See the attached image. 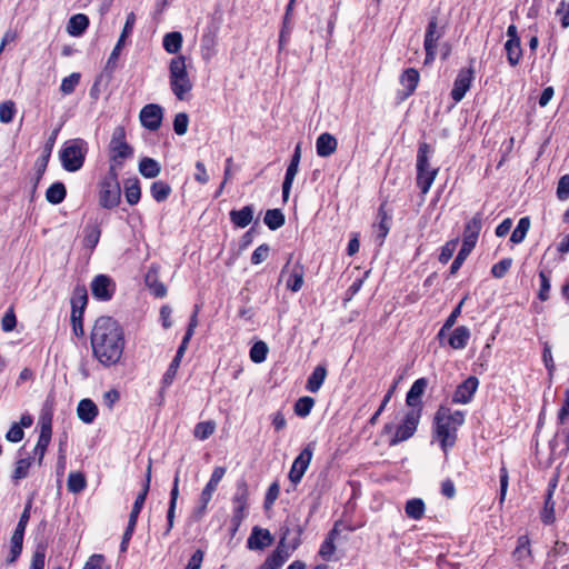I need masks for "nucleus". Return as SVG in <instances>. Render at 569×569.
<instances>
[{
	"label": "nucleus",
	"mask_w": 569,
	"mask_h": 569,
	"mask_svg": "<svg viewBox=\"0 0 569 569\" xmlns=\"http://www.w3.org/2000/svg\"><path fill=\"white\" fill-rule=\"evenodd\" d=\"M284 532L279 535L278 546L276 550L267 557L259 569H280L284 560Z\"/></svg>",
	"instance_id": "aec40b11"
},
{
	"label": "nucleus",
	"mask_w": 569,
	"mask_h": 569,
	"mask_svg": "<svg viewBox=\"0 0 569 569\" xmlns=\"http://www.w3.org/2000/svg\"><path fill=\"white\" fill-rule=\"evenodd\" d=\"M101 237V229L97 222H89L83 229V246L91 251L97 247Z\"/></svg>",
	"instance_id": "bb28decb"
},
{
	"label": "nucleus",
	"mask_w": 569,
	"mask_h": 569,
	"mask_svg": "<svg viewBox=\"0 0 569 569\" xmlns=\"http://www.w3.org/2000/svg\"><path fill=\"white\" fill-rule=\"evenodd\" d=\"M530 228V219L529 217H522L519 221L517 227L511 233L510 241L512 243H520L525 240L526 234Z\"/></svg>",
	"instance_id": "37998d69"
},
{
	"label": "nucleus",
	"mask_w": 569,
	"mask_h": 569,
	"mask_svg": "<svg viewBox=\"0 0 569 569\" xmlns=\"http://www.w3.org/2000/svg\"><path fill=\"white\" fill-rule=\"evenodd\" d=\"M473 78V70L471 68H463L459 71L450 93L455 102H459L463 99L467 91L470 89Z\"/></svg>",
	"instance_id": "ddd939ff"
},
{
	"label": "nucleus",
	"mask_w": 569,
	"mask_h": 569,
	"mask_svg": "<svg viewBox=\"0 0 569 569\" xmlns=\"http://www.w3.org/2000/svg\"><path fill=\"white\" fill-rule=\"evenodd\" d=\"M272 541L273 538L268 529L253 527L247 540V547L251 550H262L266 547H269Z\"/></svg>",
	"instance_id": "a211bd4d"
},
{
	"label": "nucleus",
	"mask_w": 569,
	"mask_h": 569,
	"mask_svg": "<svg viewBox=\"0 0 569 569\" xmlns=\"http://www.w3.org/2000/svg\"><path fill=\"white\" fill-rule=\"evenodd\" d=\"M512 557L516 561L521 562L528 558H531L530 540L527 535H522L517 539V547L512 552Z\"/></svg>",
	"instance_id": "c9c22d12"
},
{
	"label": "nucleus",
	"mask_w": 569,
	"mask_h": 569,
	"mask_svg": "<svg viewBox=\"0 0 569 569\" xmlns=\"http://www.w3.org/2000/svg\"><path fill=\"white\" fill-rule=\"evenodd\" d=\"M421 418V409H410L406 412L402 422L397 427L390 446H396L411 438L419 425Z\"/></svg>",
	"instance_id": "6e6552de"
},
{
	"label": "nucleus",
	"mask_w": 569,
	"mask_h": 569,
	"mask_svg": "<svg viewBox=\"0 0 569 569\" xmlns=\"http://www.w3.org/2000/svg\"><path fill=\"white\" fill-rule=\"evenodd\" d=\"M253 219V207L244 206L240 210L230 211L231 222L239 228H246Z\"/></svg>",
	"instance_id": "cd10ccee"
},
{
	"label": "nucleus",
	"mask_w": 569,
	"mask_h": 569,
	"mask_svg": "<svg viewBox=\"0 0 569 569\" xmlns=\"http://www.w3.org/2000/svg\"><path fill=\"white\" fill-rule=\"evenodd\" d=\"M71 315H83L88 303V292L83 284L74 287L71 296Z\"/></svg>",
	"instance_id": "4be33fe9"
},
{
	"label": "nucleus",
	"mask_w": 569,
	"mask_h": 569,
	"mask_svg": "<svg viewBox=\"0 0 569 569\" xmlns=\"http://www.w3.org/2000/svg\"><path fill=\"white\" fill-rule=\"evenodd\" d=\"M338 523L336 522L333 528L328 532L325 541L321 543L319 549V555L322 559L329 561L335 553L336 546H335V539L338 536Z\"/></svg>",
	"instance_id": "c756f323"
},
{
	"label": "nucleus",
	"mask_w": 569,
	"mask_h": 569,
	"mask_svg": "<svg viewBox=\"0 0 569 569\" xmlns=\"http://www.w3.org/2000/svg\"><path fill=\"white\" fill-rule=\"evenodd\" d=\"M17 326V317L13 308H9L1 319V329L4 332H11Z\"/></svg>",
	"instance_id": "0e129e2a"
},
{
	"label": "nucleus",
	"mask_w": 569,
	"mask_h": 569,
	"mask_svg": "<svg viewBox=\"0 0 569 569\" xmlns=\"http://www.w3.org/2000/svg\"><path fill=\"white\" fill-rule=\"evenodd\" d=\"M420 80V74L417 69L408 68L406 69L399 78L400 84L403 87V97H410L417 89Z\"/></svg>",
	"instance_id": "412c9836"
},
{
	"label": "nucleus",
	"mask_w": 569,
	"mask_h": 569,
	"mask_svg": "<svg viewBox=\"0 0 569 569\" xmlns=\"http://www.w3.org/2000/svg\"><path fill=\"white\" fill-rule=\"evenodd\" d=\"M134 23H136V16L133 12H130L126 18V22H124L122 32H121L112 52L109 56L108 64L116 63V61L118 60L120 51L124 46L126 39L132 33Z\"/></svg>",
	"instance_id": "f3484780"
},
{
	"label": "nucleus",
	"mask_w": 569,
	"mask_h": 569,
	"mask_svg": "<svg viewBox=\"0 0 569 569\" xmlns=\"http://www.w3.org/2000/svg\"><path fill=\"white\" fill-rule=\"evenodd\" d=\"M124 197L129 204L134 206L140 201L141 188L137 178L128 179L124 182Z\"/></svg>",
	"instance_id": "72a5a7b5"
},
{
	"label": "nucleus",
	"mask_w": 569,
	"mask_h": 569,
	"mask_svg": "<svg viewBox=\"0 0 569 569\" xmlns=\"http://www.w3.org/2000/svg\"><path fill=\"white\" fill-rule=\"evenodd\" d=\"M482 228V212H477L465 226L462 243L475 248Z\"/></svg>",
	"instance_id": "2eb2a0df"
},
{
	"label": "nucleus",
	"mask_w": 569,
	"mask_h": 569,
	"mask_svg": "<svg viewBox=\"0 0 569 569\" xmlns=\"http://www.w3.org/2000/svg\"><path fill=\"white\" fill-rule=\"evenodd\" d=\"M110 171L121 168L123 162L133 156V148L126 140V129L118 126L113 129L109 142Z\"/></svg>",
	"instance_id": "423d86ee"
},
{
	"label": "nucleus",
	"mask_w": 569,
	"mask_h": 569,
	"mask_svg": "<svg viewBox=\"0 0 569 569\" xmlns=\"http://www.w3.org/2000/svg\"><path fill=\"white\" fill-rule=\"evenodd\" d=\"M181 361L172 359L160 381V395H162L174 381Z\"/></svg>",
	"instance_id": "e433bc0d"
},
{
	"label": "nucleus",
	"mask_w": 569,
	"mask_h": 569,
	"mask_svg": "<svg viewBox=\"0 0 569 569\" xmlns=\"http://www.w3.org/2000/svg\"><path fill=\"white\" fill-rule=\"evenodd\" d=\"M540 518L545 525H551L555 522L556 516H555V501L553 500H545V506L540 512Z\"/></svg>",
	"instance_id": "e2e57ef3"
},
{
	"label": "nucleus",
	"mask_w": 569,
	"mask_h": 569,
	"mask_svg": "<svg viewBox=\"0 0 569 569\" xmlns=\"http://www.w3.org/2000/svg\"><path fill=\"white\" fill-rule=\"evenodd\" d=\"M398 382H399V380L395 381V383L387 391V393L385 395V397H383V399H382L378 410L369 419V425L375 426L377 423L378 418L380 417V415L383 412V410L386 409L387 405L391 400L392 395H393V392H395V390L397 388Z\"/></svg>",
	"instance_id": "864d4df0"
},
{
	"label": "nucleus",
	"mask_w": 569,
	"mask_h": 569,
	"mask_svg": "<svg viewBox=\"0 0 569 569\" xmlns=\"http://www.w3.org/2000/svg\"><path fill=\"white\" fill-rule=\"evenodd\" d=\"M31 466L30 458L19 459L12 473V479L19 481L28 476Z\"/></svg>",
	"instance_id": "13d9d810"
},
{
	"label": "nucleus",
	"mask_w": 569,
	"mask_h": 569,
	"mask_svg": "<svg viewBox=\"0 0 569 569\" xmlns=\"http://www.w3.org/2000/svg\"><path fill=\"white\" fill-rule=\"evenodd\" d=\"M169 84L174 97L184 101L188 99L189 92L192 90V82L187 71L186 58L177 56L169 63Z\"/></svg>",
	"instance_id": "20e7f679"
},
{
	"label": "nucleus",
	"mask_w": 569,
	"mask_h": 569,
	"mask_svg": "<svg viewBox=\"0 0 569 569\" xmlns=\"http://www.w3.org/2000/svg\"><path fill=\"white\" fill-rule=\"evenodd\" d=\"M66 196L67 189L61 181L53 182L46 191V199L51 204H60Z\"/></svg>",
	"instance_id": "7c9ffc66"
},
{
	"label": "nucleus",
	"mask_w": 569,
	"mask_h": 569,
	"mask_svg": "<svg viewBox=\"0 0 569 569\" xmlns=\"http://www.w3.org/2000/svg\"><path fill=\"white\" fill-rule=\"evenodd\" d=\"M428 379L427 378H419L417 379L412 386L410 387L407 397H406V403L408 407H411V409H421L422 410V401L421 397L425 393L427 387H428Z\"/></svg>",
	"instance_id": "dca6fc26"
},
{
	"label": "nucleus",
	"mask_w": 569,
	"mask_h": 569,
	"mask_svg": "<svg viewBox=\"0 0 569 569\" xmlns=\"http://www.w3.org/2000/svg\"><path fill=\"white\" fill-rule=\"evenodd\" d=\"M556 16L559 17L560 23L562 28L569 27V3L566 1H561L558 9L556 10Z\"/></svg>",
	"instance_id": "774afa93"
},
{
	"label": "nucleus",
	"mask_w": 569,
	"mask_h": 569,
	"mask_svg": "<svg viewBox=\"0 0 569 569\" xmlns=\"http://www.w3.org/2000/svg\"><path fill=\"white\" fill-rule=\"evenodd\" d=\"M171 191L172 189L169 183L162 180L153 181L150 187V194L158 203L166 201L171 194Z\"/></svg>",
	"instance_id": "473e14b6"
},
{
	"label": "nucleus",
	"mask_w": 569,
	"mask_h": 569,
	"mask_svg": "<svg viewBox=\"0 0 569 569\" xmlns=\"http://www.w3.org/2000/svg\"><path fill=\"white\" fill-rule=\"evenodd\" d=\"M443 28L438 26V18L436 16L431 17L426 29L423 41L426 51L425 64L433 62L438 48V41L443 36Z\"/></svg>",
	"instance_id": "1a4fd4ad"
},
{
	"label": "nucleus",
	"mask_w": 569,
	"mask_h": 569,
	"mask_svg": "<svg viewBox=\"0 0 569 569\" xmlns=\"http://www.w3.org/2000/svg\"><path fill=\"white\" fill-rule=\"evenodd\" d=\"M313 455V445H307L299 456L295 459L289 471V479L293 483H298L307 471Z\"/></svg>",
	"instance_id": "9b49d317"
},
{
	"label": "nucleus",
	"mask_w": 569,
	"mask_h": 569,
	"mask_svg": "<svg viewBox=\"0 0 569 569\" xmlns=\"http://www.w3.org/2000/svg\"><path fill=\"white\" fill-rule=\"evenodd\" d=\"M161 166L160 163L149 157H144L139 162V172L148 179L156 178L160 174Z\"/></svg>",
	"instance_id": "2f4dec72"
},
{
	"label": "nucleus",
	"mask_w": 569,
	"mask_h": 569,
	"mask_svg": "<svg viewBox=\"0 0 569 569\" xmlns=\"http://www.w3.org/2000/svg\"><path fill=\"white\" fill-rule=\"evenodd\" d=\"M182 34L178 31H172L163 37V49L171 54L177 53L182 47Z\"/></svg>",
	"instance_id": "4c0bfd02"
},
{
	"label": "nucleus",
	"mask_w": 569,
	"mask_h": 569,
	"mask_svg": "<svg viewBox=\"0 0 569 569\" xmlns=\"http://www.w3.org/2000/svg\"><path fill=\"white\" fill-rule=\"evenodd\" d=\"M86 487L84 476L80 472L70 473L68 478V489L71 493H80Z\"/></svg>",
	"instance_id": "3c124183"
},
{
	"label": "nucleus",
	"mask_w": 569,
	"mask_h": 569,
	"mask_svg": "<svg viewBox=\"0 0 569 569\" xmlns=\"http://www.w3.org/2000/svg\"><path fill=\"white\" fill-rule=\"evenodd\" d=\"M17 112L16 103L12 100H7L0 103V122L10 123Z\"/></svg>",
	"instance_id": "8fccbe9b"
},
{
	"label": "nucleus",
	"mask_w": 569,
	"mask_h": 569,
	"mask_svg": "<svg viewBox=\"0 0 569 569\" xmlns=\"http://www.w3.org/2000/svg\"><path fill=\"white\" fill-rule=\"evenodd\" d=\"M300 160L299 147L296 148L295 154L291 158L289 166L287 167V199L289 198L290 187L292 180L298 171V164Z\"/></svg>",
	"instance_id": "09e8293b"
},
{
	"label": "nucleus",
	"mask_w": 569,
	"mask_h": 569,
	"mask_svg": "<svg viewBox=\"0 0 569 569\" xmlns=\"http://www.w3.org/2000/svg\"><path fill=\"white\" fill-rule=\"evenodd\" d=\"M466 413L461 410H452L440 406L433 418L435 438L446 453L457 441V431L465 423Z\"/></svg>",
	"instance_id": "f03ea898"
},
{
	"label": "nucleus",
	"mask_w": 569,
	"mask_h": 569,
	"mask_svg": "<svg viewBox=\"0 0 569 569\" xmlns=\"http://www.w3.org/2000/svg\"><path fill=\"white\" fill-rule=\"evenodd\" d=\"M92 296L98 301H109L116 292L114 281L107 274L96 276L90 284Z\"/></svg>",
	"instance_id": "9d476101"
},
{
	"label": "nucleus",
	"mask_w": 569,
	"mask_h": 569,
	"mask_svg": "<svg viewBox=\"0 0 569 569\" xmlns=\"http://www.w3.org/2000/svg\"><path fill=\"white\" fill-rule=\"evenodd\" d=\"M433 154L432 147L427 142H420L417 151V187L422 194H427L439 172V168L430 166V159Z\"/></svg>",
	"instance_id": "7ed1b4c3"
},
{
	"label": "nucleus",
	"mask_w": 569,
	"mask_h": 569,
	"mask_svg": "<svg viewBox=\"0 0 569 569\" xmlns=\"http://www.w3.org/2000/svg\"><path fill=\"white\" fill-rule=\"evenodd\" d=\"M458 242H459L458 238L451 239V240L447 241L441 247V251H440V254H439V261L442 264H446L452 258V256H453V253L456 251Z\"/></svg>",
	"instance_id": "bf43d9fd"
},
{
	"label": "nucleus",
	"mask_w": 569,
	"mask_h": 569,
	"mask_svg": "<svg viewBox=\"0 0 569 569\" xmlns=\"http://www.w3.org/2000/svg\"><path fill=\"white\" fill-rule=\"evenodd\" d=\"M263 221L269 229L277 230L284 223V216L280 209H269L264 214Z\"/></svg>",
	"instance_id": "ea45409f"
},
{
	"label": "nucleus",
	"mask_w": 569,
	"mask_h": 569,
	"mask_svg": "<svg viewBox=\"0 0 569 569\" xmlns=\"http://www.w3.org/2000/svg\"><path fill=\"white\" fill-rule=\"evenodd\" d=\"M549 273L550 272H546L545 270H541L539 272L540 289L538 292V298L541 301H547L549 299V292H550V288H551Z\"/></svg>",
	"instance_id": "4d7b16f0"
},
{
	"label": "nucleus",
	"mask_w": 569,
	"mask_h": 569,
	"mask_svg": "<svg viewBox=\"0 0 569 569\" xmlns=\"http://www.w3.org/2000/svg\"><path fill=\"white\" fill-rule=\"evenodd\" d=\"M315 406V399L309 396H305L299 398L295 406L293 411L298 417L306 418L310 415L312 408Z\"/></svg>",
	"instance_id": "a19ab883"
},
{
	"label": "nucleus",
	"mask_w": 569,
	"mask_h": 569,
	"mask_svg": "<svg viewBox=\"0 0 569 569\" xmlns=\"http://www.w3.org/2000/svg\"><path fill=\"white\" fill-rule=\"evenodd\" d=\"M121 200V188L118 181V176L114 171H110L101 182V189L99 192V204L104 209L116 208Z\"/></svg>",
	"instance_id": "0eeeda50"
},
{
	"label": "nucleus",
	"mask_w": 569,
	"mask_h": 569,
	"mask_svg": "<svg viewBox=\"0 0 569 569\" xmlns=\"http://www.w3.org/2000/svg\"><path fill=\"white\" fill-rule=\"evenodd\" d=\"M268 346L263 341H257L253 343V346L250 348V359L254 363H261L266 360L268 355Z\"/></svg>",
	"instance_id": "49530a36"
},
{
	"label": "nucleus",
	"mask_w": 569,
	"mask_h": 569,
	"mask_svg": "<svg viewBox=\"0 0 569 569\" xmlns=\"http://www.w3.org/2000/svg\"><path fill=\"white\" fill-rule=\"evenodd\" d=\"M425 510L423 500H407L405 511L409 518L419 520L423 517Z\"/></svg>",
	"instance_id": "c03bdc74"
},
{
	"label": "nucleus",
	"mask_w": 569,
	"mask_h": 569,
	"mask_svg": "<svg viewBox=\"0 0 569 569\" xmlns=\"http://www.w3.org/2000/svg\"><path fill=\"white\" fill-rule=\"evenodd\" d=\"M144 281L147 287L157 298H163L167 295L166 286L157 279L156 273L149 271Z\"/></svg>",
	"instance_id": "79ce46f5"
},
{
	"label": "nucleus",
	"mask_w": 569,
	"mask_h": 569,
	"mask_svg": "<svg viewBox=\"0 0 569 569\" xmlns=\"http://www.w3.org/2000/svg\"><path fill=\"white\" fill-rule=\"evenodd\" d=\"M80 73L72 72L61 81L60 90L63 94H71L80 82Z\"/></svg>",
	"instance_id": "5fc2aeb1"
},
{
	"label": "nucleus",
	"mask_w": 569,
	"mask_h": 569,
	"mask_svg": "<svg viewBox=\"0 0 569 569\" xmlns=\"http://www.w3.org/2000/svg\"><path fill=\"white\" fill-rule=\"evenodd\" d=\"M479 386V380L475 376L468 377L462 383H460L452 396L453 403H469Z\"/></svg>",
	"instance_id": "4468645a"
},
{
	"label": "nucleus",
	"mask_w": 569,
	"mask_h": 569,
	"mask_svg": "<svg viewBox=\"0 0 569 569\" xmlns=\"http://www.w3.org/2000/svg\"><path fill=\"white\" fill-rule=\"evenodd\" d=\"M90 343L93 358L103 367L120 363L126 348L122 326L112 317H99L91 330Z\"/></svg>",
	"instance_id": "f257e3e1"
},
{
	"label": "nucleus",
	"mask_w": 569,
	"mask_h": 569,
	"mask_svg": "<svg viewBox=\"0 0 569 569\" xmlns=\"http://www.w3.org/2000/svg\"><path fill=\"white\" fill-rule=\"evenodd\" d=\"M89 26V18L83 13L72 16L67 24V31L72 37H80Z\"/></svg>",
	"instance_id": "a878e982"
},
{
	"label": "nucleus",
	"mask_w": 569,
	"mask_h": 569,
	"mask_svg": "<svg viewBox=\"0 0 569 569\" xmlns=\"http://www.w3.org/2000/svg\"><path fill=\"white\" fill-rule=\"evenodd\" d=\"M23 437L24 431L17 422H14L6 433V439L10 442H19Z\"/></svg>",
	"instance_id": "338daca9"
},
{
	"label": "nucleus",
	"mask_w": 569,
	"mask_h": 569,
	"mask_svg": "<svg viewBox=\"0 0 569 569\" xmlns=\"http://www.w3.org/2000/svg\"><path fill=\"white\" fill-rule=\"evenodd\" d=\"M214 428L212 421H202L196 425L193 435L199 440H206L214 432Z\"/></svg>",
	"instance_id": "603ef678"
},
{
	"label": "nucleus",
	"mask_w": 569,
	"mask_h": 569,
	"mask_svg": "<svg viewBox=\"0 0 569 569\" xmlns=\"http://www.w3.org/2000/svg\"><path fill=\"white\" fill-rule=\"evenodd\" d=\"M337 146L338 141L332 134L321 133L316 141L317 154L322 158L329 157L337 150Z\"/></svg>",
	"instance_id": "5701e85b"
},
{
	"label": "nucleus",
	"mask_w": 569,
	"mask_h": 569,
	"mask_svg": "<svg viewBox=\"0 0 569 569\" xmlns=\"http://www.w3.org/2000/svg\"><path fill=\"white\" fill-rule=\"evenodd\" d=\"M473 248L468 247L467 244L461 246L460 250L458 251V254L456 256L455 260L451 263L450 267V273L455 274L462 266L465 260L468 258V256L471 253Z\"/></svg>",
	"instance_id": "6e6d98bb"
},
{
	"label": "nucleus",
	"mask_w": 569,
	"mask_h": 569,
	"mask_svg": "<svg viewBox=\"0 0 569 569\" xmlns=\"http://www.w3.org/2000/svg\"><path fill=\"white\" fill-rule=\"evenodd\" d=\"M98 407L91 399H82L78 403L77 413L84 423H92L98 416Z\"/></svg>",
	"instance_id": "b1692460"
},
{
	"label": "nucleus",
	"mask_w": 569,
	"mask_h": 569,
	"mask_svg": "<svg viewBox=\"0 0 569 569\" xmlns=\"http://www.w3.org/2000/svg\"><path fill=\"white\" fill-rule=\"evenodd\" d=\"M224 475H226L224 467H220V466L216 467L211 473V477H210L208 483L206 485V487L202 490L201 498H211V496L216 491L219 482L221 481V479L223 478Z\"/></svg>",
	"instance_id": "f704fd0d"
},
{
	"label": "nucleus",
	"mask_w": 569,
	"mask_h": 569,
	"mask_svg": "<svg viewBox=\"0 0 569 569\" xmlns=\"http://www.w3.org/2000/svg\"><path fill=\"white\" fill-rule=\"evenodd\" d=\"M512 259L511 258H503L499 262L495 263L491 268V274L497 278L501 279L503 278L509 269L511 268Z\"/></svg>",
	"instance_id": "052dcab7"
},
{
	"label": "nucleus",
	"mask_w": 569,
	"mask_h": 569,
	"mask_svg": "<svg viewBox=\"0 0 569 569\" xmlns=\"http://www.w3.org/2000/svg\"><path fill=\"white\" fill-rule=\"evenodd\" d=\"M557 197L563 201L569 198V174L562 176L557 186Z\"/></svg>",
	"instance_id": "69168bd1"
},
{
	"label": "nucleus",
	"mask_w": 569,
	"mask_h": 569,
	"mask_svg": "<svg viewBox=\"0 0 569 569\" xmlns=\"http://www.w3.org/2000/svg\"><path fill=\"white\" fill-rule=\"evenodd\" d=\"M505 50L508 63L511 67L518 66L522 57V49L520 42H506Z\"/></svg>",
	"instance_id": "58836bf2"
},
{
	"label": "nucleus",
	"mask_w": 569,
	"mask_h": 569,
	"mask_svg": "<svg viewBox=\"0 0 569 569\" xmlns=\"http://www.w3.org/2000/svg\"><path fill=\"white\" fill-rule=\"evenodd\" d=\"M470 339V330L466 326L457 327L449 337L448 343L452 349H463Z\"/></svg>",
	"instance_id": "c85d7f7f"
},
{
	"label": "nucleus",
	"mask_w": 569,
	"mask_h": 569,
	"mask_svg": "<svg viewBox=\"0 0 569 569\" xmlns=\"http://www.w3.org/2000/svg\"><path fill=\"white\" fill-rule=\"evenodd\" d=\"M303 268L300 266H295L291 270L290 277L287 280V288H290L292 291H299L303 286Z\"/></svg>",
	"instance_id": "a18cd8bd"
},
{
	"label": "nucleus",
	"mask_w": 569,
	"mask_h": 569,
	"mask_svg": "<svg viewBox=\"0 0 569 569\" xmlns=\"http://www.w3.org/2000/svg\"><path fill=\"white\" fill-rule=\"evenodd\" d=\"M385 207H386V203L383 202L380 204L379 210H378V218H379L378 229H379V237L381 238V241L386 238V236L389 232L390 220H391V218H390V216H388Z\"/></svg>",
	"instance_id": "de8ad7c7"
},
{
	"label": "nucleus",
	"mask_w": 569,
	"mask_h": 569,
	"mask_svg": "<svg viewBox=\"0 0 569 569\" xmlns=\"http://www.w3.org/2000/svg\"><path fill=\"white\" fill-rule=\"evenodd\" d=\"M140 122L142 127L150 131H156L160 128L163 119V109L160 104L149 103L140 110Z\"/></svg>",
	"instance_id": "f8f14e48"
},
{
	"label": "nucleus",
	"mask_w": 569,
	"mask_h": 569,
	"mask_svg": "<svg viewBox=\"0 0 569 569\" xmlns=\"http://www.w3.org/2000/svg\"><path fill=\"white\" fill-rule=\"evenodd\" d=\"M189 117L186 112H180L174 116L173 130L178 136H183L188 130Z\"/></svg>",
	"instance_id": "680f3d73"
},
{
	"label": "nucleus",
	"mask_w": 569,
	"mask_h": 569,
	"mask_svg": "<svg viewBox=\"0 0 569 569\" xmlns=\"http://www.w3.org/2000/svg\"><path fill=\"white\" fill-rule=\"evenodd\" d=\"M327 377V367L318 365L307 379L306 389L309 392L316 393L322 387Z\"/></svg>",
	"instance_id": "393cba45"
},
{
	"label": "nucleus",
	"mask_w": 569,
	"mask_h": 569,
	"mask_svg": "<svg viewBox=\"0 0 569 569\" xmlns=\"http://www.w3.org/2000/svg\"><path fill=\"white\" fill-rule=\"evenodd\" d=\"M51 436H52L51 422L50 421L42 422L38 442L33 450L34 457H38L39 463L42 462V459L48 449V446L50 445Z\"/></svg>",
	"instance_id": "6ab92c4d"
},
{
	"label": "nucleus",
	"mask_w": 569,
	"mask_h": 569,
	"mask_svg": "<svg viewBox=\"0 0 569 569\" xmlns=\"http://www.w3.org/2000/svg\"><path fill=\"white\" fill-rule=\"evenodd\" d=\"M88 149V142L81 138L67 140L59 152L62 168L68 172L79 171L83 167Z\"/></svg>",
	"instance_id": "39448f33"
}]
</instances>
